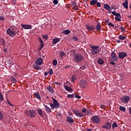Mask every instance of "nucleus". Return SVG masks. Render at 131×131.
I'll return each mask as SVG.
<instances>
[{"label":"nucleus","mask_w":131,"mask_h":131,"mask_svg":"<svg viewBox=\"0 0 131 131\" xmlns=\"http://www.w3.org/2000/svg\"><path fill=\"white\" fill-rule=\"evenodd\" d=\"M91 53L92 55H98L101 52V48L98 46L90 45Z\"/></svg>","instance_id":"nucleus-1"},{"label":"nucleus","mask_w":131,"mask_h":131,"mask_svg":"<svg viewBox=\"0 0 131 131\" xmlns=\"http://www.w3.org/2000/svg\"><path fill=\"white\" fill-rule=\"evenodd\" d=\"M16 29V27L11 26L10 28L7 30V33L8 35L11 37H15L16 36V32L14 30Z\"/></svg>","instance_id":"nucleus-2"},{"label":"nucleus","mask_w":131,"mask_h":131,"mask_svg":"<svg viewBox=\"0 0 131 131\" xmlns=\"http://www.w3.org/2000/svg\"><path fill=\"white\" fill-rule=\"evenodd\" d=\"M25 114L27 115V116H31V117H35L36 115V112L34 110L31 108L29 111H26L25 112Z\"/></svg>","instance_id":"nucleus-3"},{"label":"nucleus","mask_w":131,"mask_h":131,"mask_svg":"<svg viewBox=\"0 0 131 131\" xmlns=\"http://www.w3.org/2000/svg\"><path fill=\"white\" fill-rule=\"evenodd\" d=\"M53 103H50L51 109H55V108H56V109H58V108H59V106H60V105L59 104V103H58V101H57V100L54 98H53Z\"/></svg>","instance_id":"nucleus-4"},{"label":"nucleus","mask_w":131,"mask_h":131,"mask_svg":"<svg viewBox=\"0 0 131 131\" xmlns=\"http://www.w3.org/2000/svg\"><path fill=\"white\" fill-rule=\"evenodd\" d=\"M74 59L76 62H81L82 59H83V56L80 54H75L74 55Z\"/></svg>","instance_id":"nucleus-5"},{"label":"nucleus","mask_w":131,"mask_h":131,"mask_svg":"<svg viewBox=\"0 0 131 131\" xmlns=\"http://www.w3.org/2000/svg\"><path fill=\"white\" fill-rule=\"evenodd\" d=\"M111 56V58L110 64H111L112 65H115V63L114 62V61H115V52H112Z\"/></svg>","instance_id":"nucleus-6"},{"label":"nucleus","mask_w":131,"mask_h":131,"mask_svg":"<svg viewBox=\"0 0 131 131\" xmlns=\"http://www.w3.org/2000/svg\"><path fill=\"white\" fill-rule=\"evenodd\" d=\"M92 122L93 123H100V118L97 116H94L91 119Z\"/></svg>","instance_id":"nucleus-7"},{"label":"nucleus","mask_w":131,"mask_h":131,"mask_svg":"<svg viewBox=\"0 0 131 131\" xmlns=\"http://www.w3.org/2000/svg\"><path fill=\"white\" fill-rule=\"evenodd\" d=\"M73 112L78 117H83L84 115L82 113L79 112V111L73 110Z\"/></svg>","instance_id":"nucleus-8"},{"label":"nucleus","mask_w":131,"mask_h":131,"mask_svg":"<svg viewBox=\"0 0 131 131\" xmlns=\"http://www.w3.org/2000/svg\"><path fill=\"white\" fill-rule=\"evenodd\" d=\"M122 100L123 103H128V102L130 100V97L128 96L125 95L122 97Z\"/></svg>","instance_id":"nucleus-9"},{"label":"nucleus","mask_w":131,"mask_h":131,"mask_svg":"<svg viewBox=\"0 0 131 131\" xmlns=\"http://www.w3.org/2000/svg\"><path fill=\"white\" fill-rule=\"evenodd\" d=\"M119 58L121 59H123L124 58L127 56V54L126 52H119L118 55Z\"/></svg>","instance_id":"nucleus-10"},{"label":"nucleus","mask_w":131,"mask_h":131,"mask_svg":"<svg viewBox=\"0 0 131 131\" xmlns=\"http://www.w3.org/2000/svg\"><path fill=\"white\" fill-rule=\"evenodd\" d=\"M79 84L81 88H85L86 85H88V83H86V81L84 80H81L79 82Z\"/></svg>","instance_id":"nucleus-11"},{"label":"nucleus","mask_w":131,"mask_h":131,"mask_svg":"<svg viewBox=\"0 0 131 131\" xmlns=\"http://www.w3.org/2000/svg\"><path fill=\"white\" fill-rule=\"evenodd\" d=\"M121 16L120 13L115 12V20H117V21H121Z\"/></svg>","instance_id":"nucleus-12"},{"label":"nucleus","mask_w":131,"mask_h":131,"mask_svg":"<svg viewBox=\"0 0 131 131\" xmlns=\"http://www.w3.org/2000/svg\"><path fill=\"white\" fill-rule=\"evenodd\" d=\"M42 62H43V60H42V58H38L35 61V64H36V65L40 66L41 65V64H42Z\"/></svg>","instance_id":"nucleus-13"},{"label":"nucleus","mask_w":131,"mask_h":131,"mask_svg":"<svg viewBox=\"0 0 131 131\" xmlns=\"http://www.w3.org/2000/svg\"><path fill=\"white\" fill-rule=\"evenodd\" d=\"M111 122L110 121H108L107 122H106V124L104 126H103L102 127L103 128H105L106 129H109L110 128H111Z\"/></svg>","instance_id":"nucleus-14"},{"label":"nucleus","mask_w":131,"mask_h":131,"mask_svg":"<svg viewBox=\"0 0 131 131\" xmlns=\"http://www.w3.org/2000/svg\"><path fill=\"white\" fill-rule=\"evenodd\" d=\"M21 27L24 28V29H32V26L30 25H21Z\"/></svg>","instance_id":"nucleus-15"},{"label":"nucleus","mask_w":131,"mask_h":131,"mask_svg":"<svg viewBox=\"0 0 131 131\" xmlns=\"http://www.w3.org/2000/svg\"><path fill=\"white\" fill-rule=\"evenodd\" d=\"M85 27L89 31H93V30H95V27L86 25Z\"/></svg>","instance_id":"nucleus-16"},{"label":"nucleus","mask_w":131,"mask_h":131,"mask_svg":"<svg viewBox=\"0 0 131 131\" xmlns=\"http://www.w3.org/2000/svg\"><path fill=\"white\" fill-rule=\"evenodd\" d=\"M72 7L74 10H78V6L74 2H72Z\"/></svg>","instance_id":"nucleus-17"},{"label":"nucleus","mask_w":131,"mask_h":131,"mask_svg":"<svg viewBox=\"0 0 131 131\" xmlns=\"http://www.w3.org/2000/svg\"><path fill=\"white\" fill-rule=\"evenodd\" d=\"M64 86L65 90H66V91H68V92H72V89H71V88L67 85V83H65L64 84Z\"/></svg>","instance_id":"nucleus-18"},{"label":"nucleus","mask_w":131,"mask_h":131,"mask_svg":"<svg viewBox=\"0 0 131 131\" xmlns=\"http://www.w3.org/2000/svg\"><path fill=\"white\" fill-rule=\"evenodd\" d=\"M123 7L125 9H128V1L125 0L124 2L122 3Z\"/></svg>","instance_id":"nucleus-19"},{"label":"nucleus","mask_w":131,"mask_h":131,"mask_svg":"<svg viewBox=\"0 0 131 131\" xmlns=\"http://www.w3.org/2000/svg\"><path fill=\"white\" fill-rule=\"evenodd\" d=\"M60 39L59 38H54L53 39V45H56V43L59 42Z\"/></svg>","instance_id":"nucleus-20"},{"label":"nucleus","mask_w":131,"mask_h":131,"mask_svg":"<svg viewBox=\"0 0 131 131\" xmlns=\"http://www.w3.org/2000/svg\"><path fill=\"white\" fill-rule=\"evenodd\" d=\"M67 121H68V122H70L71 123H73V122H74L72 118L69 116L67 117Z\"/></svg>","instance_id":"nucleus-21"},{"label":"nucleus","mask_w":131,"mask_h":131,"mask_svg":"<svg viewBox=\"0 0 131 131\" xmlns=\"http://www.w3.org/2000/svg\"><path fill=\"white\" fill-rule=\"evenodd\" d=\"M71 31H70L69 30H66L62 31L63 34H64L66 35L70 34V33H71Z\"/></svg>","instance_id":"nucleus-22"},{"label":"nucleus","mask_w":131,"mask_h":131,"mask_svg":"<svg viewBox=\"0 0 131 131\" xmlns=\"http://www.w3.org/2000/svg\"><path fill=\"white\" fill-rule=\"evenodd\" d=\"M34 97H35V98H36L37 99H38V100H40V99H41L40 98V96L39 95V93H34Z\"/></svg>","instance_id":"nucleus-23"},{"label":"nucleus","mask_w":131,"mask_h":131,"mask_svg":"<svg viewBox=\"0 0 131 131\" xmlns=\"http://www.w3.org/2000/svg\"><path fill=\"white\" fill-rule=\"evenodd\" d=\"M45 107L46 108V112H47V113H50V112H52V111H51V108L48 107V105H45Z\"/></svg>","instance_id":"nucleus-24"},{"label":"nucleus","mask_w":131,"mask_h":131,"mask_svg":"<svg viewBox=\"0 0 131 131\" xmlns=\"http://www.w3.org/2000/svg\"><path fill=\"white\" fill-rule=\"evenodd\" d=\"M47 90L49 91L50 94H53V93H54V90H53V88H52L51 86H48L47 87Z\"/></svg>","instance_id":"nucleus-25"},{"label":"nucleus","mask_w":131,"mask_h":131,"mask_svg":"<svg viewBox=\"0 0 131 131\" xmlns=\"http://www.w3.org/2000/svg\"><path fill=\"white\" fill-rule=\"evenodd\" d=\"M97 62L99 65H102L104 63V60L102 58H99Z\"/></svg>","instance_id":"nucleus-26"},{"label":"nucleus","mask_w":131,"mask_h":131,"mask_svg":"<svg viewBox=\"0 0 131 131\" xmlns=\"http://www.w3.org/2000/svg\"><path fill=\"white\" fill-rule=\"evenodd\" d=\"M0 43L2 46L5 47V46H6V41H5L4 39H1L0 40Z\"/></svg>","instance_id":"nucleus-27"},{"label":"nucleus","mask_w":131,"mask_h":131,"mask_svg":"<svg viewBox=\"0 0 131 131\" xmlns=\"http://www.w3.org/2000/svg\"><path fill=\"white\" fill-rule=\"evenodd\" d=\"M96 30H97V31H101V26L100 25V23H98L96 26Z\"/></svg>","instance_id":"nucleus-28"},{"label":"nucleus","mask_w":131,"mask_h":131,"mask_svg":"<svg viewBox=\"0 0 131 131\" xmlns=\"http://www.w3.org/2000/svg\"><path fill=\"white\" fill-rule=\"evenodd\" d=\"M104 9H106V10H108V11H110V10H111V8L109 7L108 4H104Z\"/></svg>","instance_id":"nucleus-29"},{"label":"nucleus","mask_w":131,"mask_h":131,"mask_svg":"<svg viewBox=\"0 0 131 131\" xmlns=\"http://www.w3.org/2000/svg\"><path fill=\"white\" fill-rule=\"evenodd\" d=\"M97 4V1L96 0H92L90 2V5L91 6H95Z\"/></svg>","instance_id":"nucleus-30"},{"label":"nucleus","mask_w":131,"mask_h":131,"mask_svg":"<svg viewBox=\"0 0 131 131\" xmlns=\"http://www.w3.org/2000/svg\"><path fill=\"white\" fill-rule=\"evenodd\" d=\"M119 110L121 111H122L123 112H125V111H126V108L125 107H123L122 106H120L119 107Z\"/></svg>","instance_id":"nucleus-31"},{"label":"nucleus","mask_w":131,"mask_h":131,"mask_svg":"<svg viewBox=\"0 0 131 131\" xmlns=\"http://www.w3.org/2000/svg\"><path fill=\"white\" fill-rule=\"evenodd\" d=\"M37 111L38 114H39V115H40V116H42V111H41V110L38 109L37 110Z\"/></svg>","instance_id":"nucleus-32"},{"label":"nucleus","mask_w":131,"mask_h":131,"mask_svg":"<svg viewBox=\"0 0 131 131\" xmlns=\"http://www.w3.org/2000/svg\"><path fill=\"white\" fill-rule=\"evenodd\" d=\"M57 64H58V61H57V60L54 59L53 60V65H54V66H57Z\"/></svg>","instance_id":"nucleus-33"},{"label":"nucleus","mask_w":131,"mask_h":131,"mask_svg":"<svg viewBox=\"0 0 131 131\" xmlns=\"http://www.w3.org/2000/svg\"><path fill=\"white\" fill-rule=\"evenodd\" d=\"M118 38L120 40H124L126 38V37L124 36L119 35Z\"/></svg>","instance_id":"nucleus-34"},{"label":"nucleus","mask_w":131,"mask_h":131,"mask_svg":"<svg viewBox=\"0 0 131 131\" xmlns=\"http://www.w3.org/2000/svg\"><path fill=\"white\" fill-rule=\"evenodd\" d=\"M110 121H111V122H113L112 127L113 129H114V128H115V122H114V121H112V120H111Z\"/></svg>","instance_id":"nucleus-35"},{"label":"nucleus","mask_w":131,"mask_h":131,"mask_svg":"<svg viewBox=\"0 0 131 131\" xmlns=\"http://www.w3.org/2000/svg\"><path fill=\"white\" fill-rule=\"evenodd\" d=\"M4 118V115L3 114V113L0 111V120H2V119H3Z\"/></svg>","instance_id":"nucleus-36"},{"label":"nucleus","mask_w":131,"mask_h":131,"mask_svg":"<svg viewBox=\"0 0 131 131\" xmlns=\"http://www.w3.org/2000/svg\"><path fill=\"white\" fill-rule=\"evenodd\" d=\"M71 81H72V82H74V81L75 80V76H72L71 78Z\"/></svg>","instance_id":"nucleus-37"},{"label":"nucleus","mask_w":131,"mask_h":131,"mask_svg":"<svg viewBox=\"0 0 131 131\" xmlns=\"http://www.w3.org/2000/svg\"><path fill=\"white\" fill-rule=\"evenodd\" d=\"M0 101H4V97H3V94H2V93H0Z\"/></svg>","instance_id":"nucleus-38"},{"label":"nucleus","mask_w":131,"mask_h":131,"mask_svg":"<svg viewBox=\"0 0 131 131\" xmlns=\"http://www.w3.org/2000/svg\"><path fill=\"white\" fill-rule=\"evenodd\" d=\"M100 108L101 109H106V108H107V106H106V105H104V104H101L100 105Z\"/></svg>","instance_id":"nucleus-39"},{"label":"nucleus","mask_w":131,"mask_h":131,"mask_svg":"<svg viewBox=\"0 0 131 131\" xmlns=\"http://www.w3.org/2000/svg\"><path fill=\"white\" fill-rule=\"evenodd\" d=\"M63 56H65V53H64L63 51H61L60 53V56L62 57H63Z\"/></svg>","instance_id":"nucleus-40"},{"label":"nucleus","mask_w":131,"mask_h":131,"mask_svg":"<svg viewBox=\"0 0 131 131\" xmlns=\"http://www.w3.org/2000/svg\"><path fill=\"white\" fill-rule=\"evenodd\" d=\"M48 74H49L50 75H53V74H54V72H53V70H50L48 72Z\"/></svg>","instance_id":"nucleus-41"},{"label":"nucleus","mask_w":131,"mask_h":131,"mask_svg":"<svg viewBox=\"0 0 131 131\" xmlns=\"http://www.w3.org/2000/svg\"><path fill=\"white\" fill-rule=\"evenodd\" d=\"M12 81L13 83H16V82H17V80L16 79V78L13 77L12 78Z\"/></svg>","instance_id":"nucleus-42"},{"label":"nucleus","mask_w":131,"mask_h":131,"mask_svg":"<svg viewBox=\"0 0 131 131\" xmlns=\"http://www.w3.org/2000/svg\"><path fill=\"white\" fill-rule=\"evenodd\" d=\"M74 97V94H71V95L68 94V98H73Z\"/></svg>","instance_id":"nucleus-43"},{"label":"nucleus","mask_w":131,"mask_h":131,"mask_svg":"<svg viewBox=\"0 0 131 131\" xmlns=\"http://www.w3.org/2000/svg\"><path fill=\"white\" fill-rule=\"evenodd\" d=\"M33 67L34 68V69H36V70H38V69H39V67L37 66H33Z\"/></svg>","instance_id":"nucleus-44"},{"label":"nucleus","mask_w":131,"mask_h":131,"mask_svg":"<svg viewBox=\"0 0 131 131\" xmlns=\"http://www.w3.org/2000/svg\"><path fill=\"white\" fill-rule=\"evenodd\" d=\"M72 39H73V40H75V41H77V40H78V39H77V37H73Z\"/></svg>","instance_id":"nucleus-45"},{"label":"nucleus","mask_w":131,"mask_h":131,"mask_svg":"<svg viewBox=\"0 0 131 131\" xmlns=\"http://www.w3.org/2000/svg\"><path fill=\"white\" fill-rule=\"evenodd\" d=\"M39 41L40 42V45H43V42L42 41V40L41 38H39Z\"/></svg>","instance_id":"nucleus-46"},{"label":"nucleus","mask_w":131,"mask_h":131,"mask_svg":"<svg viewBox=\"0 0 131 131\" xmlns=\"http://www.w3.org/2000/svg\"><path fill=\"white\" fill-rule=\"evenodd\" d=\"M119 29H120L123 32H125V30L122 27H120Z\"/></svg>","instance_id":"nucleus-47"},{"label":"nucleus","mask_w":131,"mask_h":131,"mask_svg":"<svg viewBox=\"0 0 131 131\" xmlns=\"http://www.w3.org/2000/svg\"><path fill=\"white\" fill-rule=\"evenodd\" d=\"M5 20V17L4 16H0V20L4 21Z\"/></svg>","instance_id":"nucleus-48"},{"label":"nucleus","mask_w":131,"mask_h":131,"mask_svg":"<svg viewBox=\"0 0 131 131\" xmlns=\"http://www.w3.org/2000/svg\"><path fill=\"white\" fill-rule=\"evenodd\" d=\"M42 48H43V45L40 44V46L39 47V50L40 51Z\"/></svg>","instance_id":"nucleus-49"},{"label":"nucleus","mask_w":131,"mask_h":131,"mask_svg":"<svg viewBox=\"0 0 131 131\" xmlns=\"http://www.w3.org/2000/svg\"><path fill=\"white\" fill-rule=\"evenodd\" d=\"M108 26H111V27H114V25L112 24L111 23L108 24Z\"/></svg>","instance_id":"nucleus-50"},{"label":"nucleus","mask_w":131,"mask_h":131,"mask_svg":"<svg viewBox=\"0 0 131 131\" xmlns=\"http://www.w3.org/2000/svg\"><path fill=\"white\" fill-rule=\"evenodd\" d=\"M53 4L54 5H58V1L57 0H54L53 1Z\"/></svg>","instance_id":"nucleus-51"},{"label":"nucleus","mask_w":131,"mask_h":131,"mask_svg":"<svg viewBox=\"0 0 131 131\" xmlns=\"http://www.w3.org/2000/svg\"><path fill=\"white\" fill-rule=\"evenodd\" d=\"M43 38H45V39H48V35H45L42 36Z\"/></svg>","instance_id":"nucleus-52"},{"label":"nucleus","mask_w":131,"mask_h":131,"mask_svg":"<svg viewBox=\"0 0 131 131\" xmlns=\"http://www.w3.org/2000/svg\"><path fill=\"white\" fill-rule=\"evenodd\" d=\"M96 4L98 6V7H99V8L101 7V4L99 2H96Z\"/></svg>","instance_id":"nucleus-53"},{"label":"nucleus","mask_w":131,"mask_h":131,"mask_svg":"<svg viewBox=\"0 0 131 131\" xmlns=\"http://www.w3.org/2000/svg\"><path fill=\"white\" fill-rule=\"evenodd\" d=\"M75 98H77V99H81V97H80V96H79L78 95H75Z\"/></svg>","instance_id":"nucleus-54"},{"label":"nucleus","mask_w":131,"mask_h":131,"mask_svg":"<svg viewBox=\"0 0 131 131\" xmlns=\"http://www.w3.org/2000/svg\"><path fill=\"white\" fill-rule=\"evenodd\" d=\"M86 112V109H85V108H83L82 110V112L83 113H85Z\"/></svg>","instance_id":"nucleus-55"},{"label":"nucleus","mask_w":131,"mask_h":131,"mask_svg":"<svg viewBox=\"0 0 131 131\" xmlns=\"http://www.w3.org/2000/svg\"><path fill=\"white\" fill-rule=\"evenodd\" d=\"M3 52H4V53H7V52H8V49H7L6 48H4L3 50Z\"/></svg>","instance_id":"nucleus-56"},{"label":"nucleus","mask_w":131,"mask_h":131,"mask_svg":"<svg viewBox=\"0 0 131 131\" xmlns=\"http://www.w3.org/2000/svg\"><path fill=\"white\" fill-rule=\"evenodd\" d=\"M69 115H72V113L71 111L68 112Z\"/></svg>","instance_id":"nucleus-57"},{"label":"nucleus","mask_w":131,"mask_h":131,"mask_svg":"<svg viewBox=\"0 0 131 131\" xmlns=\"http://www.w3.org/2000/svg\"><path fill=\"white\" fill-rule=\"evenodd\" d=\"M117 28H119V29H120V27H119V26H118V25H117V26H116V27H115V29H116V31H118V30H116V29H117Z\"/></svg>","instance_id":"nucleus-58"},{"label":"nucleus","mask_w":131,"mask_h":131,"mask_svg":"<svg viewBox=\"0 0 131 131\" xmlns=\"http://www.w3.org/2000/svg\"><path fill=\"white\" fill-rule=\"evenodd\" d=\"M129 113L131 115V108H129Z\"/></svg>","instance_id":"nucleus-59"},{"label":"nucleus","mask_w":131,"mask_h":131,"mask_svg":"<svg viewBox=\"0 0 131 131\" xmlns=\"http://www.w3.org/2000/svg\"><path fill=\"white\" fill-rule=\"evenodd\" d=\"M112 14H113V15H115V11L112 12Z\"/></svg>","instance_id":"nucleus-60"},{"label":"nucleus","mask_w":131,"mask_h":131,"mask_svg":"<svg viewBox=\"0 0 131 131\" xmlns=\"http://www.w3.org/2000/svg\"><path fill=\"white\" fill-rule=\"evenodd\" d=\"M117 41L118 43H120L121 42V41L119 40H117Z\"/></svg>","instance_id":"nucleus-61"},{"label":"nucleus","mask_w":131,"mask_h":131,"mask_svg":"<svg viewBox=\"0 0 131 131\" xmlns=\"http://www.w3.org/2000/svg\"><path fill=\"white\" fill-rule=\"evenodd\" d=\"M117 59H118V57H117V56H115V60H116Z\"/></svg>","instance_id":"nucleus-62"},{"label":"nucleus","mask_w":131,"mask_h":131,"mask_svg":"<svg viewBox=\"0 0 131 131\" xmlns=\"http://www.w3.org/2000/svg\"><path fill=\"white\" fill-rule=\"evenodd\" d=\"M48 73H45V75H46V76L48 75Z\"/></svg>","instance_id":"nucleus-63"},{"label":"nucleus","mask_w":131,"mask_h":131,"mask_svg":"<svg viewBox=\"0 0 131 131\" xmlns=\"http://www.w3.org/2000/svg\"><path fill=\"white\" fill-rule=\"evenodd\" d=\"M129 8H130V9H131V3H130V5Z\"/></svg>","instance_id":"nucleus-64"}]
</instances>
